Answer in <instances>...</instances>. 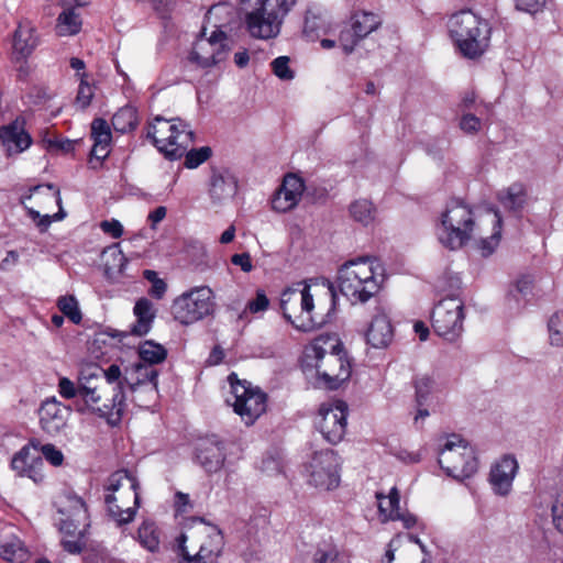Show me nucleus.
Here are the masks:
<instances>
[{
  "label": "nucleus",
  "mask_w": 563,
  "mask_h": 563,
  "mask_svg": "<svg viewBox=\"0 0 563 563\" xmlns=\"http://www.w3.org/2000/svg\"><path fill=\"white\" fill-rule=\"evenodd\" d=\"M301 367L307 377L329 389L340 387L352 373L342 342L332 333L317 336L305 347Z\"/></svg>",
  "instance_id": "obj_1"
},
{
  "label": "nucleus",
  "mask_w": 563,
  "mask_h": 563,
  "mask_svg": "<svg viewBox=\"0 0 563 563\" xmlns=\"http://www.w3.org/2000/svg\"><path fill=\"white\" fill-rule=\"evenodd\" d=\"M386 279L383 263L371 256H361L343 263L338 269L340 291L352 302H366L376 296Z\"/></svg>",
  "instance_id": "obj_2"
},
{
  "label": "nucleus",
  "mask_w": 563,
  "mask_h": 563,
  "mask_svg": "<svg viewBox=\"0 0 563 563\" xmlns=\"http://www.w3.org/2000/svg\"><path fill=\"white\" fill-rule=\"evenodd\" d=\"M224 547L221 531L212 525L199 523L175 540L178 563H218Z\"/></svg>",
  "instance_id": "obj_3"
},
{
  "label": "nucleus",
  "mask_w": 563,
  "mask_h": 563,
  "mask_svg": "<svg viewBox=\"0 0 563 563\" xmlns=\"http://www.w3.org/2000/svg\"><path fill=\"white\" fill-rule=\"evenodd\" d=\"M99 372V368H88L80 373L79 401L85 408L78 407V410H90L114 423L123 412V395L115 387L108 386Z\"/></svg>",
  "instance_id": "obj_4"
},
{
  "label": "nucleus",
  "mask_w": 563,
  "mask_h": 563,
  "mask_svg": "<svg viewBox=\"0 0 563 563\" xmlns=\"http://www.w3.org/2000/svg\"><path fill=\"white\" fill-rule=\"evenodd\" d=\"M60 545L69 554H80L87 547L90 527L89 515L84 500L71 494L58 497L56 501Z\"/></svg>",
  "instance_id": "obj_5"
},
{
  "label": "nucleus",
  "mask_w": 563,
  "mask_h": 563,
  "mask_svg": "<svg viewBox=\"0 0 563 563\" xmlns=\"http://www.w3.org/2000/svg\"><path fill=\"white\" fill-rule=\"evenodd\" d=\"M449 32L461 54L468 58L481 56L489 45L488 22L471 10L453 14L449 20Z\"/></svg>",
  "instance_id": "obj_6"
},
{
  "label": "nucleus",
  "mask_w": 563,
  "mask_h": 563,
  "mask_svg": "<svg viewBox=\"0 0 563 563\" xmlns=\"http://www.w3.org/2000/svg\"><path fill=\"white\" fill-rule=\"evenodd\" d=\"M249 4L245 14L246 30L251 36L271 40L279 35L286 15L295 0H244Z\"/></svg>",
  "instance_id": "obj_7"
},
{
  "label": "nucleus",
  "mask_w": 563,
  "mask_h": 563,
  "mask_svg": "<svg viewBox=\"0 0 563 563\" xmlns=\"http://www.w3.org/2000/svg\"><path fill=\"white\" fill-rule=\"evenodd\" d=\"M316 297L311 287L305 283H298L280 295V309L284 317L298 330L311 331L323 322L318 312Z\"/></svg>",
  "instance_id": "obj_8"
},
{
  "label": "nucleus",
  "mask_w": 563,
  "mask_h": 563,
  "mask_svg": "<svg viewBox=\"0 0 563 563\" xmlns=\"http://www.w3.org/2000/svg\"><path fill=\"white\" fill-rule=\"evenodd\" d=\"M146 136L169 159L180 158L194 140V133L185 121L161 115L150 121Z\"/></svg>",
  "instance_id": "obj_9"
},
{
  "label": "nucleus",
  "mask_w": 563,
  "mask_h": 563,
  "mask_svg": "<svg viewBox=\"0 0 563 563\" xmlns=\"http://www.w3.org/2000/svg\"><path fill=\"white\" fill-rule=\"evenodd\" d=\"M474 219L471 208L465 203L449 202L440 213L435 225L439 242L450 250L461 249L471 241Z\"/></svg>",
  "instance_id": "obj_10"
},
{
  "label": "nucleus",
  "mask_w": 563,
  "mask_h": 563,
  "mask_svg": "<svg viewBox=\"0 0 563 563\" xmlns=\"http://www.w3.org/2000/svg\"><path fill=\"white\" fill-rule=\"evenodd\" d=\"M439 464L449 476L459 481L471 477L477 471L473 449L457 434L442 439Z\"/></svg>",
  "instance_id": "obj_11"
},
{
  "label": "nucleus",
  "mask_w": 563,
  "mask_h": 563,
  "mask_svg": "<svg viewBox=\"0 0 563 563\" xmlns=\"http://www.w3.org/2000/svg\"><path fill=\"white\" fill-rule=\"evenodd\" d=\"M231 397L228 404L246 426H252L267 409V396L246 380H239L235 374L229 376Z\"/></svg>",
  "instance_id": "obj_12"
},
{
  "label": "nucleus",
  "mask_w": 563,
  "mask_h": 563,
  "mask_svg": "<svg viewBox=\"0 0 563 563\" xmlns=\"http://www.w3.org/2000/svg\"><path fill=\"white\" fill-rule=\"evenodd\" d=\"M213 298V291L210 287H194L173 300L172 314L180 324H194L212 312Z\"/></svg>",
  "instance_id": "obj_13"
},
{
  "label": "nucleus",
  "mask_w": 563,
  "mask_h": 563,
  "mask_svg": "<svg viewBox=\"0 0 563 563\" xmlns=\"http://www.w3.org/2000/svg\"><path fill=\"white\" fill-rule=\"evenodd\" d=\"M464 317L463 300L450 296L434 306L431 314L432 327L440 336L454 341L463 331Z\"/></svg>",
  "instance_id": "obj_14"
},
{
  "label": "nucleus",
  "mask_w": 563,
  "mask_h": 563,
  "mask_svg": "<svg viewBox=\"0 0 563 563\" xmlns=\"http://www.w3.org/2000/svg\"><path fill=\"white\" fill-rule=\"evenodd\" d=\"M314 424L328 442L339 443L346 431L347 405L342 400L322 402L318 409Z\"/></svg>",
  "instance_id": "obj_15"
},
{
  "label": "nucleus",
  "mask_w": 563,
  "mask_h": 563,
  "mask_svg": "<svg viewBox=\"0 0 563 563\" xmlns=\"http://www.w3.org/2000/svg\"><path fill=\"white\" fill-rule=\"evenodd\" d=\"M340 459L333 450L316 452L308 465L309 483L322 490H331L340 484Z\"/></svg>",
  "instance_id": "obj_16"
},
{
  "label": "nucleus",
  "mask_w": 563,
  "mask_h": 563,
  "mask_svg": "<svg viewBox=\"0 0 563 563\" xmlns=\"http://www.w3.org/2000/svg\"><path fill=\"white\" fill-rule=\"evenodd\" d=\"M230 49V38L225 32L212 31L209 37H200L196 41L190 60L202 68H209L225 60Z\"/></svg>",
  "instance_id": "obj_17"
},
{
  "label": "nucleus",
  "mask_w": 563,
  "mask_h": 563,
  "mask_svg": "<svg viewBox=\"0 0 563 563\" xmlns=\"http://www.w3.org/2000/svg\"><path fill=\"white\" fill-rule=\"evenodd\" d=\"M500 238L501 219L497 211L489 210L474 219L471 241L483 256L490 255L497 249Z\"/></svg>",
  "instance_id": "obj_18"
},
{
  "label": "nucleus",
  "mask_w": 563,
  "mask_h": 563,
  "mask_svg": "<svg viewBox=\"0 0 563 563\" xmlns=\"http://www.w3.org/2000/svg\"><path fill=\"white\" fill-rule=\"evenodd\" d=\"M383 563H431L418 539L396 537L388 545Z\"/></svg>",
  "instance_id": "obj_19"
},
{
  "label": "nucleus",
  "mask_w": 563,
  "mask_h": 563,
  "mask_svg": "<svg viewBox=\"0 0 563 563\" xmlns=\"http://www.w3.org/2000/svg\"><path fill=\"white\" fill-rule=\"evenodd\" d=\"M40 441L30 440L29 444L22 446L11 460V468L20 477H27L34 483L40 484L44 481L42 456L32 454V449L37 452Z\"/></svg>",
  "instance_id": "obj_20"
},
{
  "label": "nucleus",
  "mask_w": 563,
  "mask_h": 563,
  "mask_svg": "<svg viewBox=\"0 0 563 563\" xmlns=\"http://www.w3.org/2000/svg\"><path fill=\"white\" fill-rule=\"evenodd\" d=\"M305 188V183L299 176L295 174L285 175L280 186L272 196V209L278 213L294 210L300 202Z\"/></svg>",
  "instance_id": "obj_21"
},
{
  "label": "nucleus",
  "mask_w": 563,
  "mask_h": 563,
  "mask_svg": "<svg viewBox=\"0 0 563 563\" xmlns=\"http://www.w3.org/2000/svg\"><path fill=\"white\" fill-rule=\"evenodd\" d=\"M70 416V409L55 397L45 399L38 408L41 429L49 434H58L66 426Z\"/></svg>",
  "instance_id": "obj_22"
},
{
  "label": "nucleus",
  "mask_w": 563,
  "mask_h": 563,
  "mask_svg": "<svg viewBox=\"0 0 563 563\" xmlns=\"http://www.w3.org/2000/svg\"><path fill=\"white\" fill-rule=\"evenodd\" d=\"M196 460L209 474L220 472L225 462V445L217 435L202 439L196 448Z\"/></svg>",
  "instance_id": "obj_23"
},
{
  "label": "nucleus",
  "mask_w": 563,
  "mask_h": 563,
  "mask_svg": "<svg viewBox=\"0 0 563 563\" xmlns=\"http://www.w3.org/2000/svg\"><path fill=\"white\" fill-rule=\"evenodd\" d=\"M518 468V462L511 455L503 456L492 466L489 483L495 494L507 496L510 493Z\"/></svg>",
  "instance_id": "obj_24"
},
{
  "label": "nucleus",
  "mask_w": 563,
  "mask_h": 563,
  "mask_svg": "<svg viewBox=\"0 0 563 563\" xmlns=\"http://www.w3.org/2000/svg\"><path fill=\"white\" fill-rule=\"evenodd\" d=\"M378 500V511L382 521L399 520L405 528H411L416 525L417 519L413 515L407 512L400 507V496L396 487H393L388 495L376 494Z\"/></svg>",
  "instance_id": "obj_25"
},
{
  "label": "nucleus",
  "mask_w": 563,
  "mask_h": 563,
  "mask_svg": "<svg viewBox=\"0 0 563 563\" xmlns=\"http://www.w3.org/2000/svg\"><path fill=\"white\" fill-rule=\"evenodd\" d=\"M0 141L9 156L24 152L32 144V137L24 128V120L20 118L0 126Z\"/></svg>",
  "instance_id": "obj_26"
},
{
  "label": "nucleus",
  "mask_w": 563,
  "mask_h": 563,
  "mask_svg": "<svg viewBox=\"0 0 563 563\" xmlns=\"http://www.w3.org/2000/svg\"><path fill=\"white\" fill-rule=\"evenodd\" d=\"M394 327L389 316L377 309L365 331V340L374 349H386L393 342Z\"/></svg>",
  "instance_id": "obj_27"
},
{
  "label": "nucleus",
  "mask_w": 563,
  "mask_h": 563,
  "mask_svg": "<svg viewBox=\"0 0 563 563\" xmlns=\"http://www.w3.org/2000/svg\"><path fill=\"white\" fill-rule=\"evenodd\" d=\"M91 139L93 146L89 163L96 168L95 162L100 165L110 154L111 129L104 119L97 118L91 122Z\"/></svg>",
  "instance_id": "obj_28"
},
{
  "label": "nucleus",
  "mask_w": 563,
  "mask_h": 563,
  "mask_svg": "<svg viewBox=\"0 0 563 563\" xmlns=\"http://www.w3.org/2000/svg\"><path fill=\"white\" fill-rule=\"evenodd\" d=\"M104 503L107 505L109 515L120 525L128 523L133 520L136 515V509L140 504L137 500L130 499L124 490L115 494H106Z\"/></svg>",
  "instance_id": "obj_29"
},
{
  "label": "nucleus",
  "mask_w": 563,
  "mask_h": 563,
  "mask_svg": "<svg viewBox=\"0 0 563 563\" xmlns=\"http://www.w3.org/2000/svg\"><path fill=\"white\" fill-rule=\"evenodd\" d=\"M167 357L166 347L153 340L143 341V366L145 364H159L163 363ZM157 376L158 372L154 368L145 369L143 367V385L145 382L151 384L150 390L156 391L157 389Z\"/></svg>",
  "instance_id": "obj_30"
},
{
  "label": "nucleus",
  "mask_w": 563,
  "mask_h": 563,
  "mask_svg": "<svg viewBox=\"0 0 563 563\" xmlns=\"http://www.w3.org/2000/svg\"><path fill=\"white\" fill-rule=\"evenodd\" d=\"M38 45L35 27L27 21L20 22L13 37V49L21 58L29 57Z\"/></svg>",
  "instance_id": "obj_31"
},
{
  "label": "nucleus",
  "mask_w": 563,
  "mask_h": 563,
  "mask_svg": "<svg viewBox=\"0 0 563 563\" xmlns=\"http://www.w3.org/2000/svg\"><path fill=\"white\" fill-rule=\"evenodd\" d=\"M238 185L230 175L213 174L211 177L209 196L214 206H222L236 194Z\"/></svg>",
  "instance_id": "obj_32"
},
{
  "label": "nucleus",
  "mask_w": 563,
  "mask_h": 563,
  "mask_svg": "<svg viewBox=\"0 0 563 563\" xmlns=\"http://www.w3.org/2000/svg\"><path fill=\"white\" fill-rule=\"evenodd\" d=\"M136 479L131 477L126 471H118L111 474L104 485L106 494H115L124 490L130 499H139L136 490Z\"/></svg>",
  "instance_id": "obj_33"
},
{
  "label": "nucleus",
  "mask_w": 563,
  "mask_h": 563,
  "mask_svg": "<svg viewBox=\"0 0 563 563\" xmlns=\"http://www.w3.org/2000/svg\"><path fill=\"white\" fill-rule=\"evenodd\" d=\"M235 18L234 8L229 3H218L212 5L206 14L205 31L208 26L213 31H223Z\"/></svg>",
  "instance_id": "obj_34"
},
{
  "label": "nucleus",
  "mask_w": 563,
  "mask_h": 563,
  "mask_svg": "<svg viewBox=\"0 0 563 563\" xmlns=\"http://www.w3.org/2000/svg\"><path fill=\"white\" fill-rule=\"evenodd\" d=\"M101 262L103 265L104 274L109 278H112L117 274L123 273L126 258L120 250L119 244H113L102 251Z\"/></svg>",
  "instance_id": "obj_35"
},
{
  "label": "nucleus",
  "mask_w": 563,
  "mask_h": 563,
  "mask_svg": "<svg viewBox=\"0 0 563 563\" xmlns=\"http://www.w3.org/2000/svg\"><path fill=\"white\" fill-rule=\"evenodd\" d=\"M382 20L373 12H357L352 16V27L356 36L364 38L378 29Z\"/></svg>",
  "instance_id": "obj_36"
},
{
  "label": "nucleus",
  "mask_w": 563,
  "mask_h": 563,
  "mask_svg": "<svg viewBox=\"0 0 563 563\" xmlns=\"http://www.w3.org/2000/svg\"><path fill=\"white\" fill-rule=\"evenodd\" d=\"M350 216L356 222L367 227L376 220V208L372 201L367 199H357L350 205Z\"/></svg>",
  "instance_id": "obj_37"
},
{
  "label": "nucleus",
  "mask_w": 563,
  "mask_h": 563,
  "mask_svg": "<svg viewBox=\"0 0 563 563\" xmlns=\"http://www.w3.org/2000/svg\"><path fill=\"white\" fill-rule=\"evenodd\" d=\"M500 203L510 210H519L526 203V189L521 184H512L498 195Z\"/></svg>",
  "instance_id": "obj_38"
},
{
  "label": "nucleus",
  "mask_w": 563,
  "mask_h": 563,
  "mask_svg": "<svg viewBox=\"0 0 563 563\" xmlns=\"http://www.w3.org/2000/svg\"><path fill=\"white\" fill-rule=\"evenodd\" d=\"M133 312L136 317V321L132 327L131 333L126 331H118L114 329H109L102 333H99L97 338L95 339V342H106L102 338L103 336H110V338H118L120 342H122L123 345L130 346V342H125V340L130 339L132 335L137 336L140 335V327H141V299L136 300L134 303Z\"/></svg>",
  "instance_id": "obj_39"
},
{
  "label": "nucleus",
  "mask_w": 563,
  "mask_h": 563,
  "mask_svg": "<svg viewBox=\"0 0 563 563\" xmlns=\"http://www.w3.org/2000/svg\"><path fill=\"white\" fill-rule=\"evenodd\" d=\"M81 19L74 9L64 10L57 19L56 32L59 36L77 34L81 29Z\"/></svg>",
  "instance_id": "obj_40"
},
{
  "label": "nucleus",
  "mask_w": 563,
  "mask_h": 563,
  "mask_svg": "<svg viewBox=\"0 0 563 563\" xmlns=\"http://www.w3.org/2000/svg\"><path fill=\"white\" fill-rule=\"evenodd\" d=\"M137 110L132 106H125L112 117V126L117 132L126 133L137 124Z\"/></svg>",
  "instance_id": "obj_41"
},
{
  "label": "nucleus",
  "mask_w": 563,
  "mask_h": 563,
  "mask_svg": "<svg viewBox=\"0 0 563 563\" xmlns=\"http://www.w3.org/2000/svg\"><path fill=\"white\" fill-rule=\"evenodd\" d=\"M416 405L424 406L430 397L437 391L438 384L430 375L417 376L415 380Z\"/></svg>",
  "instance_id": "obj_42"
},
{
  "label": "nucleus",
  "mask_w": 563,
  "mask_h": 563,
  "mask_svg": "<svg viewBox=\"0 0 563 563\" xmlns=\"http://www.w3.org/2000/svg\"><path fill=\"white\" fill-rule=\"evenodd\" d=\"M314 563H351L349 554L340 551L334 545H325L317 549L313 554Z\"/></svg>",
  "instance_id": "obj_43"
},
{
  "label": "nucleus",
  "mask_w": 563,
  "mask_h": 563,
  "mask_svg": "<svg viewBox=\"0 0 563 563\" xmlns=\"http://www.w3.org/2000/svg\"><path fill=\"white\" fill-rule=\"evenodd\" d=\"M57 307L73 323L79 324L81 322L82 314L78 300L74 296L69 295L59 297L57 300Z\"/></svg>",
  "instance_id": "obj_44"
},
{
  "label": "nucleus",
  "mask_w": 563,
  "mask_h": 563,
  "mask_svg": "<svg viewBox=\"0 0 563 563\" xmlns=\"http://www.w3.org/2000/svg\"><path fill=\"white\" fill-rule=\"evenodd\" d=\"M162 531L154 521L143 520V548L151 552L159 549Z\"/></svg>",
  "instance_id": "obj_45"
},
{
  "label": "nucleus",
  "mask_w": 563,
  "mask_h": 563,
  "mask_svg": "<svg viewBox=\"0 0 563 563\" xmlns=\"http://www.w3.org/2000/svg\"><path fill=\"white\" fill-rule=\"evenodd\" d=\"M143 278H145L150 286L147 288V294L154 299L161 300L165 297L167 292V283L158 276V274L154 271H143Z\"/></svg>",
  "instance_id": "obj_46"
},
{
  "label": "nucleus",
  "mask_w": 563,
  "mask_h": 563,
  "mask_svg": "<svg viewBox=\"0 0 563 563\" xmlns=\"http://www.w3.org/2000/svg\"><path fill=\"white\" fill-rule=\"evenodd\" d=\"M549 342L552 346H563V311L551 316L548 322Z\"/></svg>",
  "instance_id": "obj_47"
},
{
  "label": "nucleus",
  "mask_w": 563,
  "mask_h": 563,
  "mask_svg": "<svg viewBox=\"0 0 563 563\" xmlns=\"http://www.w3.org/2000/svg\"><path fill=\"white\" fill-rule=\"evenodd\" d=\"M2 549H3L2 550L3 558L7 561H11V562L22 561L27 555V550L24 547V543L19 539H14L12 541L5 542L2 545Z\"/></svg>",
  "instance_id": "obj_48"
},
{
  "label": "nucleus",
  "mask_w": 563,
  "mask_h": 563,
  "mask_svg": "<svg viewBox=\"0 0 563 563\" xmlns=\"http://www.w3.org/2000/svg\"><path fill=\"white\" fill-rule=\"evenodd\" d=\"M211 154L212 151L209 146L190 150L186 153L184 165L189 169L197 168L202 163L208 161Z\"/></svg>",
  "instance_id": "obj_49"
},
{
  "label": "nucleus",
  "mask_w": 563,
  "mask_h": 563,
  "mask_svg": "<svg viewBox=\"0 0 563 563\" xmlns=\"http://www.w3.org/2000/svg\"><path fill=\"white\" fill-rule=\"evenodd\" d=\"M272 71L280 80H291L295 71L290 68V58L288 56H279L271 63Z\"/></svg>",
  "instance_id": "obj_50"
},
{
  "label": "nucleus",
  "mask_w": 563,
  "mask_h": 563,
  "mask_svg": "<svg viewBox=\"0 0 563 563\" xmlns=\"http://www.w3.org/2000/svg\"><path fill=\"white\" fill-rule=\"evenodd\" d=\"M58 393L65 399L76 398L79 402L80 398V376L78 377L77 384L67 377H62L58 382Z\"/></svg>",
  "instance_id": "obj_51"
},
{
  "label": "nucleus",
  "mask_w": 563,
  "mask_h": 563,
  "mask_svg": "<svg viewBox=\"0 0 563 563\" xmlns=\"http://www.w3.org/2000/svg\"><path fill=\"white\" fill-rule=\"evenodd\" d=\"M85 74L81 75L80 85L78 88L77 97H76V106L80 109H86L95 95L93 87L90 86L85 79Z\"/></svg>",
  "instance_id": "obj_52"
},
{
  "label": "nucleus",
  "mask_w": 563,
  "mask_h": 563,
  "mask_svg": "<svg viewBox=\"0 0 563 563\" xmlns=\"http://www.w3.org/2000/svg\"><path fill=\"white\" fill-rule=\"evenodd\" d=\"M360 40H362V37L356 36L352 26L345 27L340 33L339 44L344 53L350 54L353 52Z\"/></svg>",
  "instance_id": "obj_53"
},
{
  "label": "nucleus",
  "mask_w": 563,
  "mask_h": 563,
  "mask_svg": "<svg viewBox=\"0 0 563 563\" xmlns=\"http://www.w3.org/2000/svg\"><path fill=\"white\" fill-rule=\"evenodd\" d=\"M37 451L54 466L63 464L64 455L54 444L38 445Z\"/></svg>",
  "instance_id": "obj_54"
},
{
  "label": "nucleus",
  "mask_w": 563,
  "mask_h": 563,
  "mask_svg": "<svg viewBox=\"0 0 563 563\" xmlns=\"http://www.w3.org/2000/svg\"><path fill=\"white\" fill-rule=\"evenodd\" d=\"M460 128L464 133L476 134L482 130L483 123L476 115L466 113L461 118Z\"/></svg>",
  "instance_id": "obj_55"
},
{
  "label": "nucleus",
  "mask_w": 563,
  "mask_h": 563,
  "mask_svg": "<svg viewBox=\"0 0 563 563\" xmlns=\"http://www.w3.org/2000/svg\"><path fill=\"white\" fill-rule=\"evenodd\" d=\"M552 519L555 528L563 532V488L558 493L552 505Z\"/></svg>",
  "instance_id": "obj_56"
},
{
  "label": "nucleus",
  "mask_w": 563,
  "mask_h": 563,
  "mask_svg": "<svg viewBox=\"0 0 563 563\" xmlns=\"http://www.w3.org/2000/svg\"><path fill=\"white\" fill-rule=\"evenodd\" d=\"M269 300L263 290H257L256 297L247 302L246 310L251 313L265 311L268 308Z\"/></svg>",
  "instance_id": "obj_57"
},
{
  "label": "nucleus",
  "mask_w": 563,
  "mask_h": 563,
  "mask_svg": "<svg viewBox=\"0 0 563 563\" xmlns=\"http://www.w3.org/2000/svg\"><path fill=\"white\" fill-rule=\"evenodd\" d=\"M100 229L108 235H110L113 239H118L123 233V227L122 224L115 220H104L100 223Z\"/></svg>",
  "instance_id": "obj_58"
},
{
  "label": "nucleus",
  "mask_w": 563,
  "mask_h": 563,
  "mask_svg": "<svg viewBox=\"0 0 563 563\" xmlns=\"http://www.w3.org/2000/svg\"><path fill=\"white\" fill-rule=\"evenodd\" d=\"M157 309L147 299L143 298V335L148 331L150 323L155 319Z\"/></svg>",
  "instance_id": "obj_59"
},
{
  "label": "nucleus",
  "mask_w": 563,
  "mask_h": 563,
  "mask_svg": "<svg viewBox=\"0 0 563 563\" xmlns=\"http://www.w3.org/2000/svg\"><path fill=\"white\" fill-rule=\"evenodd\" d=\"M518 10L534 13L538 12L545 3V0H515Z\"/></svg>",
  "instance_id": "obj_60"
},
{
  "label": "nucleus",
  "mask_w": 563,
  "mask_h": 563,
  "mask_svg": "<svg viewBox=\"0 0 563 563\" xmlns=\"http://www.w3.org/2000/svg\"><path fill=\"white\" fill-rule=\"evenodd\" d=\"M232 264L240 266L244 273H250L253 269L252 258L249 253L234 254L231 257Z\"/></svg>",
  "instance_id": "obj_61"
},
{
  "label": "nucleus",
  "mask_w": 563,
  "mask_h": 563,
  "mask_svg": "<svg viewBox=\"0 0 563 563\" xmlns=\"http://www.w3.org/2000/svg\"><path fill=\"white\" fill-rule=\"evenodd\" d=\"M532 289V279L528 276L520 277L515 284V290L521 295H528Z\"/></svg>",
  "instance_id": "obj_62"
},
{
  "label": "nucleus",
  "mask_w": 563,
  "mask_h": 563,
  "mask_svg": "<svg viewBox=\"0 0 563 563\" xmlns=\"http://www.w3.org/2000/svg\"><path fill=\"white\" fill-rule=\"evenodd\" d=\"M167 209L163 206L157 207L154 211L150 212L147 220L153 229L166 217Z\"/></svg>",
  "instance_id": "obj_63"
},
{
  "label": "nucleus",
  "mask_w": 563,
  "mask_h": 563,
  "mask_svg": "<svg viewBox=\"0 0 563 563\" xmlns=\"http://www.w3.org/2000/svg\"><path fill=\"white\" fill-rule=\"evenodd\" d=\"M103 374L106 377L104 383L108 386H111L112 383L119 382V379L121 377V369L118 365L112 364L106 371H103Z\"/></svg>",
  "instance_id": "obj_64"
}]
</instances>
